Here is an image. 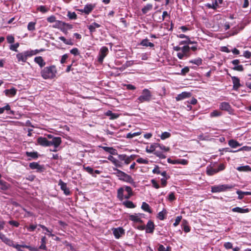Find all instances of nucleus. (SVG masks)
I'll use <instances>...</instances> for the list:
<instances>
[{
	"label": "nucleus",
	"mask_w": 251,
	"mask_h": 251,
	"mask_svg": "<svg viewBox=\"0 0 251 251\" xmlns=\"http://www.w3.org/2000/svg\"><path fill=\"white\" fill-rule=\"evenodd\" d=\"M141 208L145 212H147L150 213H151L152 212L149 204L148 203H146V202H143L142 203V204L141 206Z\"/></svg>",
	"instance_id": "2f4dec72"
},
{
	"label": "nucleus",
	"mask_w": 251,
	"mask_h": 251,
	"mask_svg": "<svg viewBox=\"0 0 251 251\" xmlns=\"http://www.w3.org/2000/svg\"><path fill=\"white\" fill-rule=\"evenodd\" d=\"M244 27L240 26H239L238 25L237 26H235L233 28H232L230 32V35L233 36L235 35H236L238 34L241 30L243 29Z\"/></svg>",
	"instance_id": "7c9ffc66"
},
{
	"label": "nucleus",
	"mask_w": 251,
	"mask_h": 251,
	"mask_svg": "<svg viewBox=\"0 0 251 251\" xmlns=\"http://www.w3.org/2000/svg\"><path fill=\"white\" fill-rule=\"evenodd\" d=\"M25 154L28 157H30L33 159H36L38 157V154L37 152H28L26 151Z\"/></svg>",
	"instance_id": "a19ab883"
},
{
	"label": "nucleus",
	"mask_w": 251,
	"mask_h": 251,
	"mask_svg": "<svg viewBox=\"0 0 251 251\" xmlns=\"http://www.w3.org/2000/svg\"><path fill=\"white\" fill-rule=\"evenodd\" d=\"M190 47L188 46H184L182 47L181 52L177 53V57L180 59H182L184 57L187 58L191 55Z\"/></svg>",
	"instance_id": "423d86ee"
},
{
	"label": "nucleus",
	"mask_w": 251,
	"mask_h": 251,
	"mask_svg": "<svg viewBox=\"0 0 251 251\" xmlns=\"http://www.w3.org/2000/svg\"><path fill=\"white\" fill-rule=\"evenodd\" d=\"M19 46V44L17 43L14 45H12L10 47V49L13 51H18L17 48Z\"/></svg>",
	"instance_id": "052dcab7"
},
{
	"label": "nucleus",
	"mask_w": 251,
	"mask_h": 251,
	"mask_svg": "<svg viewBox=\"0 0 251 251\" xmlns=\"http://www.w3.org/2000/svg\"><path fill=\"white\" fill-rule=\"evenodd\" d=\"M113 170L115 171L113 174L118 176L119 178L122 180L126 173L117 168H113Z\"/></svg>",
	"instance_id": "c756f323"
},
{
	"label": "nucleus",
	"mask_w": 251,
	"mask_h": 251,
	"mask_svg": "<svg viewBox=\"0 0 251 251\" xmlns=\"http://www.w3.org/2000/svg\"><path fill=\"white\" fill-rule=\"evenodd\" d=\"M28 57H30L28 50L19 53L16 55V58L18 62H26Z\"/></svg>",
	"instance_id": "6e6552de"
},
{
	"label": "nucleus",
	"mask_w": 251,
	"mask_h": 251,
	"mask_svg": "<svg viewBox=\"0 0 251 251\" xmlns=\"http://www.w3.org/2000/svg\"><path fill=\"white\" fill-rule=\"evenodd\" d=\"M29 168L32 170L36 169L39 173L43 172L45 170L44 165H41L37 162H31L29 164Z\"/></svg>",
	"instance_id": "f8f14e48"
},
{
	"label": "nucleus",
	"mask_w": 251,
	"mask_h": 251,
	"mask_svg": "<svg viewBox=\"0 0 251 251\" xmlns=\"http://www.w3.org/2000/svg\"><path fill=\"white\" fill-rule=\"evenodd\" d=\"M166 214V210L164 209L158 213L157 217L160 220H164L165 219V215Z\"/></svg>",
	"instance_id": "79ce46f5"
},
{
	"label": "nucleus",
	"mask_w": 251,
	"mask_h": 251,
	"mask_svg": "<svg viewBox=\"0 0 251 251\" xmlns=\"http://www.w3.org/2000/svg\"><path fill=\"white\" fill-rule=\"evenodd\" d=\"M107 159L111 161L116 167L122 168V163L120 162L119 160H117L116 158H115L113 156L109 155Z\"/></svg>",
	"instance_id": "5701e85b"
},
{
	"label": "nucleus",
	"mask_w": 251,
	"mask_h": 251,
	"mask_svg": "<svg viewBox=\"0 0 251 251\" xmlns=\"http://www.w3.org/2000/svg\"><path fill=\"white\" fill-rule=\"evenodd\" d=\"M128 218L130 221H131L134 223H139L141 224L143 223V220L141 219V217H139L138 214L129 215Z\"/></svg>",
	"instance_id": "aec40b11"
},
{
	"label": "nucleus",
	"mask_w": 251,
	"mask_h": 251,
	"mask_svg": "<svg viewBox=\"0 0 251 251\" xmlns=\"http://www.w3.org/2000/svg\"><path fill=\"white\" fill-rule=\"evenodd\" d=\"M151 181L152 183V186L154 188H155V189H159L160 188V185L155 179H152L151 180Z\"/></svg>",
	"instance_id": "0e129e2a"
},
{
	"label": "nucleus",
	"mask_w": 251,
	"mask_h": 251,
	"mask_svg": "<svg viewBox=\"0 0 251 251\" xmlns=\"http://www.w3.org/2000/svg\"><path fill=\"white\" fill-rule=\"evenodd\" d=\"M47 237L45 236H42L41 238V245L39 247V248H37L39 251L40 250H43L44 251H47L48 250L47 247L46 246V244L47 243ZM40 251H41L40 250Z\"/></svg>",
	"instance_id": "f3484780"
},
{
	"label": "nucleus",
	"mask_w": 251,
	"mask_h": 251,
	"mask_svg": "<svg viewBox=\"0 0 251 251\" xmlns=\"http://www.w3.org/2000/svg\"><path fill=\"white\" fill-rule=\"evenodd\" d=\"M220 109L222 110L226 111L227 112H231L232 108L228 102H223L220 104Z\"/></svg>",
	"instance_id": "a211bd4d"
},
{
	"label": "nucleus",
	"mask_w": 251,
	"mask_h": 251,
	"mask_svg": "<svg viewBox=\"0 0 251 251\" xmlns=\"http://www.w3.org/2000/svg\"><path fill=\"white\" fill-rule=\"evenodd\" d=\"M226 166L224 163L220 164L217 169L213 168L211 166H208L206 168V173L207 175L211 176L220 171L224 170Z\"/></svg>",
	"instance_id": "39448f33"
},
{
	"label": "nucleus",
	"mask_w": 251,
	"mask_h": 251,
	"mask_svg": "<svg viewBox=\"0 0 251 251\" xmlns=\"http://www.w3.org/2000/svg\"><path fill=\"white\" fill-rule=\"evenodd\" d=\"M70 53L74 55H77L79 54V50L76 48H74L70 50Z\"/></svg>",
	"instance_id": "e2e57ef3"
},
{
	"label": "nucleus",
	"mask_w": 251,
	"mask_h": 251,
	"mask_svg": "<svg viewBox=\"0 0 251 251\" xmlns=\"http://www.w3.org/2000/svg\"><path fill=\"white\" fill-rule=\"evenodd\" d=\"M155 225L151 220H149L146 226V232L148 233H152L154 232Z\"/></svg>",
	"instance_id": "4468645a"
},
{
	"label": "nucleus",
	"mask_w": 251,
	"mask_h": 251,
	"mask_svg": "<svg viewBox=\"0 0 251 251\" xmlns=\"http://www.w3.org/2000/svg\"><path fill=\"white\" fill-rule=\"evenodd\" d=\"M224 247L227 250L231 249L232 248V244L231 242H226L224 244Z\"/></svg>",
	"instance_id": "69168bd1"
},
{
	"label": "nucleus",
	"mask_w": 251,
	"mask_h": 251,
	"mask_svg": "<svg viewBox=\"0 0 251 251\" xmlns=\"http://www.w3.org/2000/svg\"><path fill=\"white\" fill-rule=\"evenodd\" d=\"M210 115L211 117H218L222 115V112L218 110H215L211 112Z\"/></svg>",
	"instance_id": "49530a36"
},
{
	"label": "nucleus",
	"mask_w": 251,
	"mask_h": 251,
	"mask_svg": "<svg viewBox=\"0 0 251 251\" xmlns=\"http://www.w3.org/2000/svg\"><path fill=\"white\" fill-rule=\"evenodd\" d=\"M36 23L35 22H30L28 24L27 29L29 31H34L35 30V25Z\"/></svg>",
	"instance_id": "37998d69"
},
{
	"label": "nucleus",
	"mask_w": 251,
	"mask_h": 251,
	"mask_svg": "<svg viewBox=\"0 0 251 251\" xmlns=\"http://www.w3.org/2000/svg\"><path fill=\"white\" fill-rule=\"evenodd\" d=\"M104 151L110 153L112 155H116L117 154V150L112 147H100Z\"/></svg>",
	"instance_id": "bb28decb"
},
{
	"label": "nucleus",
	"mask_w": 251,
	"mask_h": 251,
	"mask_svg": "<svg viewBox=\"0 0 251 251\" xmlns=\"http://www.w3.org/2000/svg\"><path fill=\"white\" fill-rule=\"evenodd\" d=\"M181 219H182L181 216L176 217V218L175 220V222L173 224L174 226H178L179 224V223L181 221Z\"/></svg>",
	"instance_id": "bf43d9fd"
},
{
	"label": "nucleus",
	"mask_w": 251,
	"mask_h": 251,
	"mask_svg": "<svg viewBox=\"0 0 251 251\" xmlns=\"http://www.w3.org/2000/svg\"><path fill=\"white\" fill-rule=\"evenodd\" d=\"M95 7V5L93 4H87L85 5L83 9L84 13L86 15L89 14Z\"/></svg>",
	"instance_id": "412c9836"
},
{
	"label": "nucleus",
	"mask_w": 251,
	"mask_h": 251,
	"mask_svg": "<svg viewBox=\"0 0 251 251\" xmlns=\"http://www.w3.org/2000/svg\"><path fill=\"white\" fill-rule=\"evenodd\" d=\"M58 185L60 186L61 190L63 191L65 195L69 196L71 195V191H70V189L67 187V183L63 182L62 179L59 180Z\"/></svg>",
	"instance_id": "9b49d317"
},
{
	"label": "nucleus",
	"mask_w": 251,
	"mask_h": 251,
	"mask_svg": "<svg viewBox=\"0 0 251 251\" xmlns=\"http://www.w3.org/2000/svg\"><path fill=\"white\" fill-rule=\"evenodd\" d=\"M56 72V67L51 65L43 69L41 71V75L44 79H52L55 77Z\"/></svg>",
	"instance_id": "f03ea898"
},
{
	"label": "nucleus",
	"mask_w": 251,
	"mask_h": 251,
	"mask_svg": "<svg viewBox=\"0 0 251 251\" xmlns=\"http://www.w3.org/2000/svg\"><path fill=\"white\" fill-rule=\"evenodd\" d=\"M123 204L126 208H134L136 205L133 203L132 201H126L123 202Z\"/></svg>",
	"instance_id": "f704fd0d"
},
{
	"label": "nucleus",
	"mask_w": 251,
	"mask_h": 251,
	"mask_svg": "<svg viewBox=\"0 0 251 251\" xmlns=\"http://www.w3.org/2000/svg\"><path fill=\"white\" fill-rule=\"evenodd\" d=\"M0 185L1 186L0 189L2 190H7L9 187V184H8L7 182L0 179Z\"/></svg>",
	"instance_id": "e433bc0d"
},
{
	"label": "nucleus",
	"mask_w": 251,
	"mask_h": 251,
	"mask_svg": "<svg viewBox=\"0 0 251 251\" xmlns=\"http://www.w3.org/2000/svg\"><path fill=\"white\" fill-rule=\"evenodd\" d=\"M232 69L234 71L242 72L244 71V67L242 65H238L237 66H234Z\"/></svg>",
	"instance_id": "864d4df0"
},
{
	"label": "nucleus",
	"mask_w": 251,
	"mask_h": 251,
	"mask_svg": "<svg viewBox=\"0 0 251 251\" xmlns=\"http://www.w3.org/2000/svg\"><path fill=\"white\" fill-rule=\"evenodd\" d=\"M231 79L233 83V89L234 90H237L241 86L240 83V79L237 76H231Z\"/></svg>",
	"instance_id": "dca6fc26"
},
{
	"label": "nucleus",
	"mask_w": 251,
	"mask_h": 251,
	"mask_svg": "<svg viewBox=\"0 0 251 251\" xmlns=\"http://www.w3.org/2000/svg\"><path fill=\"white\" fill-rule=\"evenodd\" d=\"M153 5L151 3H148L145 5L142 9V12L143 14H146L148 12L152 9Z\"/></svg>",
	"instance_id": "c9c22d12"
},
{
	"label": "nucleus",
	"mask_w": 251,
	"mask_h": 251,
	"mask_svg": "<svg viewBox=\"0 0 251 251\" xmlns=\"http://www.w3.org/2000/svg\"><path fill=\"white\" fill-rule=\"evenodd\" d=\"M233 188V186L229 184H222L218 185H214L211 187L212 193H220L224 192L228 190H230Z\"/></svg>",
	"instance_id": "20e7f679"
},
{
	"label": "nucleus",
	"mask_w": 251,
	"mask_h": 251,
	"mask_svg": "<svg viewBox=\"0 0 251 251\" xmlns=\"http://www.w3.org/2000/svg\"><path fill=\"white\" fill-rule=\"evenodd\" d=\"M136 162L140 164H148L149 161L147 159H143V158H139L136 160Z\"/></svg>",
	"instance_id": "5fc2aeb1"
},
{
	"label": "nucleus",
	"mask_w": 251,
	"mask_h": 251,
	"mask_svg": "<svg viewBox=\"0 0 251 251\" xmlns=\"http://www.w3.org/2000/svg\"><path fill=\"white\" fill-rule=\"evenodd\" d=\"M232 211L233 212H238L240 213H248L251 210L249 208H246L244 209L241 207H236L234 208H233L231 209Z\"/></svg>",
	"instance_id": "a878e982"
},
{
	"label": "nucleus",
	"mask_w": 251,
	"mask_h": 251,
	"mask_svg": "<svg viewBox=\"0 0 251 251\" xmlns=\"http://www.w3.org/2000/svg\"><path fill=\"white\" fill-rule=\"evenodd\" d=\"M157 143H154L150 145V146H147L146 149V151L148 153H152L155 152V149L157 148Z\"/></svg>",
	"instance_id": "cd10ccee"
},
{
	"label": "nucleus",
	"mask_w": 251,
	"mask_h": 251,
	"mask_svg": "<svg viewBox=\"0 0 251 251\" xmlns=\"http://www.w3.org/2000/svg\"><path fill=\"white\" fill-rule=\"evenodd\" d=\"M11 109L10 105L7 104L5 106L0 108V114L4 112V110L9 111Z\"/></svg>",
	"instance_id": "603ef678"
},
{
	"label": "nucleus",
	"mask_w": 251,
	"mask_h": 251,
	"mask_svg": "<svg viewBox=\"0 0 251 251\" xmlns=\"http://www.w3.org/2000/svg\"><path fill=\"white\" fill-rule=\"evenodd\" d=\"M37 10L42 13H46L48 11V9L45 6L41 5L37 8Z\"/></svg>",
	"instance_id": "6e6d98bb"
},
{
	"label": "nucleus",
	"mask_w": 251,
	"mask_h": 251,
	"mask_svg": "<svg viewBox=\"0 0 251 251\" xmlns=\"http://www.w3.org/2000/svg\"><path fill=\"white\" fill-rule=\"evenodd\" d=\"M223 3V0H215V1L213 2L212 3H206L205 6L209 9L216 10L219 7V4H222Z\"/></svg>",
	"instance_id": "ddd939ff"
},
{
	"label": "nucleus",
	"mask_w": 251,
	"mask_h": 251,
	"mask_svg": "<svg viewBox=\"0 0 251 251\" xmlns=\"http://www.w3.org/2000/svg\"><path fill=\"white\" fill-rule=\"evenodd\" d=\"M121 188H124V191H126L127 194L133 195L132 188L130 186H124Z\"/></svg>",
	"instance_id": "3c124183"
},
{
	"label": "nucleus",
	"mask_w": 251,
	"mask_h": 251,
	"mask_svg": "<svg viewBox=\"0 0 251 251\" xmlns=\"http://www.w3.org/2000/svg\"><path fill=\"white\" fill-rule=\"evenodd\" d=\"M34 61L38 64L40 67H43L46 65V62L43 60L42 57L37 56L34 58Z\"/></svg>",
	"instance_id": "c85d7f7f"
},
{
	"label": "nucleus",
	"mask_w": 251,
	"mask_h": 251,
	"mask_svg": "<svg viewBox=\"0 0 251 251\" xmlns=\"http://www.w3.org/2000/svg\"><path fill=\"white\" fill-rule=\"evenodd\" d=\"M113 234L116 239H119L125 234V230L122 227L112 228Z\"/></svg>",
	"instance_id": "0eeeda50"
},
{
	"label": "nucleus",
	"mask_w": 251,
	"mask_h": 251,
	"mask_svg": "<svg viewBox=\"0 0 251 251\" xmlns=\"http://www.w3.org/2000/svg\"><path fill=\"white\" fill-rule=\"evenodd\" d=\"M228 145L232 148H236L241 146V144L236 140L231 139L228 141Z\"/></svg>",
	"instance_id": "473e14b6"
},
{
	"label": "nucleus",
	"mask_w": 251,
	"mask_h": 251,
	"mask_svg": "<svg viewBox=\"0 0 251 251\" xmlns=\"http://www.w3.org/2000/svg\"><path fill=\"white\" fill-rule=\"evenodd\" d=\"M171 136V134L170 133L168 132H164L162 133L161 135L160 136V138L162 140H165L167 138L170 137Z\"/></svg>",
	"instance_id": "09e8293b"
},
{
	"label": "nucleus",
	"mask_w": 251,
	"mask_h": 251,
	"mask_svg": "<svg viewBox=\"0 0 251 251\" xmlns=\"http://www.w3.org/2000/svg\"><path fill=\"white\" fill-rule=\"evenodd\" d=\"M67 16L71 20H75L77 19V15L75 12L68 11Z\"/></svg>",
	"instance_id": "c03bdc74"
},
{
	"label": "nucleus",
	"mask_w": 251,
	"mask_h": 251,
	"mask_svg": "<svg viewBox=\"0 0 251 251\" xmlns=\"http://www.w3.org/2000/svg\"><path fill=\"white\" fill-rule=\"evenodd\" d=\"M122 180H123L125 182H128V183L131 184V185H132L133 186L136 187V183L134 181V179L132 178V177L130 176L127 175L126 173L125 174V175Z\"/></svg>",
	"instance_id": "6ab92c4d"
},
{
	"label": "nucleus",
	"mask_w": 251,
	"mask_h": 251,
	"mask_svg": "<svg viewBox=\"0 0 251 251\" xmlns=\"http://www.w3.org/2000/svg\"><path fill=\"white\" fill-rule=\"evenodd\" d=\"M4 93L6 96L12 97L16 95L17 93V89L14 87L10 89H6L4 91Z\"/></svg>",
	"instance_id": "4be33fe9"
},
{
	"label": "nucleus",
	"mask_w": 251,
	"mask_h": 251,
	"mask_svg": "<svg viewBox=\"0 0 251 251\" xmlns=\"http://www.w3.org/2000/svg\"><path fill=\"white\" fill-rule=\"evenodd\" d=\"M100 27V25L96 22H94L91 25L87 26L91 34H92L96 31V28H99Z\"/></svg>",
	"instance_id": "b1692460"
},
{
	"label": "nucleus",
	"mask_w": 251,
	"mask_h": 251,
	"mask_svg": "<svg viewBox=\"0 0 251 251\" xmlns=\"http://www.w3.org/2000/svg\"><path fill=\"white\" fill-rule=\"evenodd\" d=\"M170 178V176H168V177L166 178H162L161 179V186L163 187H165L167 184V180Z\"/></svg>",
	"instance_id": "13d9d810"
},
{
	"label": "nucleus",
	"mask_w": 251,
	"mask_h": 251,
	"mask_svg": "<svg viewBox=\"0 0 251 251\" xmlns=\"http://www.w3.org/2000/svg\"><path fill=\"white\" fill-rule=\"evenodd\" d=\"M139 45L146 47H150L151 48H153L154 47V44L149 42V40L147 38L142 40Z\"/></svg>",
	"instance_id": "393cba45"
},
{
	"label": "nucleus",
	"mask_w": 251,
	"mask_h": 251,
	"mask_svg": "<svg viewBox=\"0 0 251 251\" xmlns=\"http://www.w3.org/2000/svg\"><path fill=\"white\" fill-rule=\"evenodd\" d=\"M105 115L107 116L110 117V120H114L117 118H118L119 116V114L117 113H114L110 110H108L106 113Z\"/></svg>",
	"instance_id": "72a5a7b5"
},
{
	"label": "nucleus",
	"mask_w": 251,
	"mask_h": 251,
	"mask_svg": "<svg viewBox=\"0 0 251 251\" xmlns=\"http://www.w3.org/2000/svg\"><path fill=\"white\" fill-rule=\"evenodd\" d=\"M7 41L8 43H13L15 41V39L13 36L12 35H8L6 37Z\"/></svg>",
	"instance_id": "680f3d73"
},
{
	"label": "nucleus",
	"mask_w": 251,
	"mask_h": 251,
	"mask_svg": "<svg viewBox=\"0 0 251 251\" xmlns=\"http://www.w3.org/2000/svg\"><path fill=\"white\" fill-rule=\"evenodd\" d=\"M69 55L67 53L64 54L61 57V59L60 60V63L61 64H64L66 62V60L68 59Z\"/></svg>",
	"instance_id": "4d7b16f0"
},
{
	"label": "nucleus",
	"mask_w": 251,
	"mask_h": 251,
	"mask_svg": "<svg viewBox=\"0 0 251 251\" xmlns=\"http://www.w3.org/2000/svg\"><path fill=\"white\" fill-rule=\"evenodd\" d=\"M177 164H182V165H187L188 163V160H186V159H177Z\"/></svg>",
	"instance_id": "338daca9"
},
{
	"label": "nucleus",
	"mask_w": 251,
	"mask_h": 251,
	"mask_svg": "<svg viewBox=\"0 0 251 251\" xmlns=\"http://www.w3.org/2000/svg\"><path fill=\"white\" fill-rule=\"evenodd\" d=\"M152 93L148 89H144L142 90L141 95L137 99L140 103L149 102L151 100Z\"/></svg>",
	"instance_id": "7ed1b4c3"
},
{
	"label": "nucleus",
	"mask_w": 251,
	"mask_h": 251,
	"mask_svg": "<svg viewBox=\"0 0 251 251\" xmlns=\"http://www.w3.org/2000/svg\"><path fill=\"white\" fill-rule=\"evenodd\" d=\"M197 44V42L195 41H192L190 40L189 36L187 37V38H186L185 40L181 41L179 42V45H188V44Z\"/></svg>",
	"instance_id": "4c0bfd02"
},
{
	"label": "nucleus",
	"mask_w": 251,
	"mask_h": 251,
	"mask_svg": "<svg viewBox=\"0 0 251 251\" xmlns=\"http://www.w3.org/2000/svg\"><path fill=\"white\" fill-rule=\"evenodd\" d=\"M45 50L44 49H41V50H28V52L29 53V54H30V57L32 56L33 55H36L37 54V53H38L39 52H41V51H44Z\"/></svg>",
	"instance_id": "a18cd8bd"
},
{
	"label": "nucleus",
	"mask_w": 251,
	"mask_h": 251,
	"mask_svg": "<svg viewBox=\"0 0 251 251\" xmlns=\"http://www.w3.org/2000/svg\"><path fill=\"white\" fill-rule=\"evenodd\" d=\"M108 51L107 47L103 46L101 48L99 53L98 61L99 63H102L104 58L107 55Z\"/></svg>",
	"instance_id": "1a4fd4ad"
},
{
	"label": "nucleus",
	"mask_w": 251,
	"mask_h": 251,
	"mask_svg": "<svg viewBox=\"0 0 251 251\" xmlns=\"http://www.w3.org/2000/svg\"><path fill=\"white\" fill-rule=\"evenodd\" d=\"M189 62L190 63L196 64L197 66H200L202 64V60L201 58L198 57L197 58L189 60Z\"/></svg>",
	"instance_id": "58836bf2"
},
{
	"label": "nucleus",
	"mask_w": 251,
	"mask_h": 251,
	"mask_svg": "<svg viewBox=\"0 0 251 251\" xmlns=\"http://www.w3.org/2000/svg\"><path fill=\"white\" fill-rule=\"evenodd\" d=\"M124 188H119L117 190V198L120 201H123L124 199L128 200L133 195L127 194L124 195Z\"/></svg>",
	"instance_id": "9d476101"
},
{
	"label": "nucleus",
	"mask_w": 251,
	"mask_h": 251,
	"mask_svg": "<svg viewBox=\"0 0 251 251\" xmlns=\"http://www.w3.org/2000/svg\"><path fill=\"white\" fill-rule=\"evenodd\" d=\"M83 169L87 172L89 174L93 176L96 177V175L94 174V169L90 166H83Z\"/></svg>",
	"instance_id": "ea45409f"
},
{
	"label": "nucleus",
	"mask_w": 251,
	"mask_h": 251,
	"mask_svg": "<svg viewBox=\"0 0 251 251\" xmlns=\"http://www.w3.org/2000/svg\"><path fill=\"white\" fill-rule=\"evenodd\" d=\"M154 154L157 157L161 159H164L166 157V155H164L162 152L158 151H155Z\"/></svg>",
	"instance_id": "8fccbe9b"
},
{
	"label": "nucleus",
	"mask_w": 251,
	"mask_h": 251,
	"mask_svg": "<svg viewBox=\"0 0 251 251\" xmlns=\"http://www.w3.org/2000/svg\"><path fill=\"white\" fill-rule=\"evenodd\" d=\"M191 93L188 92H183L181 94L177 95L176 97V101L181 100L184 99L188 98L191 97Z\"/></svg>",
	"instance_id": "2eb2a0df"
},
{
	"label": "nucleus",
	"mask_w": 251,
	"mask_h": 251,
	"mask_svg": "<svg viewBox=\"0 0 251 251\" xmlns=\"http://www.w3.org/2000/svg\"><path fill=\"white\" fill-rule=\"evenodd\" d=\"M37 144L42 147L54 146L55 148H58L62 143L61 137L53 138L51 141H49L46 137H39L37 140Z\"/></svg>",
	"instance_id": "f257e3e1"
},
{
	"label": "nucleus",
	"mask_w": 251,
	"mask_h": 251,
	"mask_svg": "<svg viewBox=\"0 0 251 251\" xmlns=\"http://www.w3.org/2000/svg\"><path fill=\"white\" fill-rule=\"evenodd\" d=\"M189 72V68L188 67H185L184 68H183L180 73H178V75H185L188 72Z\"/></svg>",
	"instance_id": "de8ad7c7"
},
{
	"label": "nucleus",
	"mask_w": 251,
	"mask_h": 251,
	"mask_svg": "<svg viewBox=\"0 0 251 251\" xmlns=\"http://www.w3.org/2000/svg\"><path fill=\"white\" fill-rule=\"evenodd\" d=\"M36 227L37 225H30L29 226L26 227V228L29 231L32 232L35 230Z\"/></svg>",
	"instance_id": "774afa93"
}]
</instances>
